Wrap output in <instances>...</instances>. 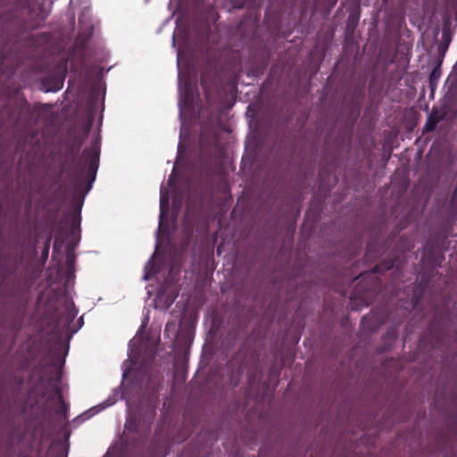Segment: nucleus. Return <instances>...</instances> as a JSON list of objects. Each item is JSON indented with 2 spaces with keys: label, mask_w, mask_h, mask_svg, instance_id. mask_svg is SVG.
Listing matches in <instances>:
<instances>
[{
  "label": "nucleus",
  "mask_w": 457,
  "mask_h": 457,
  "mask_svg": "<svg viewBox=\"0 0 457 457\" xmlns=\"http://www.w3.org/2000/svg\"><path fill=\"white\" fill-rule=\"evenodd\" d=\"M100 137L93 135L91 145L79 162L59 185V356L69 352V342L83 326L72 296L75 283V253L81 238V211L96 180L99 167ZM64 361L59 357V378Z\"/></svg>",
  "instance_id": "f257e3e1"
},
{
  "label": "nucleus",
  "mask_w": 457,
  "mask_h": 457,
  "mask_svg": "<svg viewBox=\"0 0 457 457\" xmlns=\"http://www.w3.org/2000/svg\"><path fill=\"white\" fill-rule=\"evenodd\" d=\"M148 321L149 318L145 317L137 335L130 340L129 344L128 357L131 363L137 362L142 349L145 347V343L143 337V334Z\"/></svg>",
  "instance_id": "f03ea898"
},
{
  "label": "nucleus",
  "mask_w": 457,
  "mask_h": 457,
  "mask_svg": "<svg viewBox=\"0 0 457 457\" xmlns=\"http://www.w3.org/2000/svg\"><path fill=\"white\" fill-rule=\"evenodd\" d=\"M79 32L75 40L74 47L76 50L83 49L87 46V40L93 34L94 25L88 13H83L79 18Z\"/></svg>",
  "instance_id": "7ed1b4c3"
},
{
  "label": "nucleus",
  "mask_w": 457,
  "mask_h": 457,
  "mask_svg": "<svg viewBox=\"0 0 457 457\" xmlns=\"http://www.w3.org/2000/svg\"><path fill=\"white\" fill-rule=\"evenodd\" d=\"M168 212V196L167 192L161 188L160 190V220H159V228L156 235V248L159 247L161 244V235L164 233V222L167 216Z\"/></svg>",
  "instance_id": "20e7f679"
},
{
  "label": "nucleus",
  "mask_w": 457,
  "mask_h": 457,
  "mask_svg": "<svg viewBox=\"0 0 457 457\" xmlns=\"http://www.w3.org/2000/svg\"><path fill=\"white\" fill-rule=\"evenodd\" d=\"M177 292L174 287H168L166 291H160L154 299L156 308L168 309L177 297Z\"/></svg>",
  "instance_id": "39448f33"
},
{
  "label": "nucleus",
  "mask_w": 457,
  "mask_h": 457,
  "mask_svg": "<svg viewBox=\"0 0 457 457\" xmlns=\"http://www.w3.org/2000/svg\"><path fill=\"white\" fill-rule=\"evenodd\" d=\"M189 86L187 84V82H183L180 76L179 77V107L180 111V116H182L183 112H186L187 107L190 104V99H189Z\"/></svg>",
  "instance_id": "423d86ee"
},
{
  "label": "nucleus",
  "mask_w": 457,
  "mask_h": 457,
  "mask_svg": "<svg viewBox=\"0 0 457 457\" xmlns=\"http://www.w3.org/2000/svg\"><path fill=\"white\" fill-rule=\"evenodd\" d=\"M115 403V400H112V399H107L106 401H104L103 403H100L89 410H87V411H85L81 417H82V420H87L89 418H91L92 416H94L95 414L100 412L101 411L104 410L105 408L112 405L113 403Z\"/></svg>",
  "instance_id": "0eeeda50"
},
{
  "label": "nucleus",
  "mask_w": 457,
  "mask_h": 457,
  "mask_svg": "<svg viewBox=\"0 0 457 457\" xmlns=\"http://www.w3.org/2000/svg\"><path fill=\"white\" fill-rule=\"evenodd\" d=\"M58 404H59V427H60L61 425L67 423L68 408H67V405L65 404V403L63 402V400L61 399L60 396H59Z\"/></svg>",
  "instance_id": "6e6552de"
},
{
  "label": "nucleus",
  "mask_w": 457,
  "mask_h": 457,
  "mask_svg": "<svg viewBox=\"0 0 457 457\" xmlns=\"http://www.w3.org/2000/svg\"><path fill=\"white\" fill-rule=\"evenodd\" d=\"M65 440L63 442L59 441V457H67L69 452L68 437L69 436L65 433Z\"/></svg>",
  "instance_id": "1a4fd4ad"
},
{
  "label": "nucleus",
  "mask_w": 457,
  "mask_h": 457,
  "mask_svg": "<svg viewBox=\"0 0 457 457\" xmlns=\"http://www.w3.org/2000/svg\"><path fill=\"white\" fill-rule=\"evenodd\" d=\"M154 264H153V261L151 259L145 264L144 279L145 280H148L152 277V274L154 273Z\"/></svg>",
  "instance_id": "9d476101"
},
{
  "label": "nucleus",
  "mask_w": 457,
  "mask_h": 457,
  "mask_svg": "<svg viewBox=\"0 0 457 457\" xmlns=\"http://www.w3.org/2000/svg\"><path fill=\"white\" fill-rule=\"evenodd\" d=\"M56 248H57V239L54 238L53 241V253L55 252Z\"/></svg>",
  "instance_id": "9b49d317"
},
{
  "label": "nucleus",
  "mask_w": 457,
  "mask_h": 457,
  "mask_svg": "<svg viewBox=\"0 0 457 457\" xmlns=\"http://www.w3.org/2000/svg\"><path fill=\"white\" fill-rule=\"evenodd\" d=\"M90 126H91L90 123H87L86 128H85V132H87V133L88 132Z\"/></svg>",
  "instance_id": "f8f14e48"
},
{
  "label": "nucleus",
  "mask_w": 457,
  "mask_h": 457,
  "mask_svg": "<svg viewBox=\"0 0 457 457\" xmlns=\"http://www.w3.org/2000/svg\"><path fill=\"white\" fill-rule=\"evenodd\" d=\"M128 372L126 370H123V377L127 376Z\"/></svg>",
  "instance_id": "ddd939ff"
},
{
  "label": "nucleus",
  "mask_w": 457,
  "mask_h": 457,
  "mask_svg": "<svg viewBox=\"0 0 457 457\" xmlns=\"http://www.w3.org/2000/svg\"><path fill=\"white\" fill-rule=\"evenodd\" d=\"M172 44H173V46H175V36H173V37H172Z\"/></svg>",
  "instance_id": "4468645a"
}]
</instances>
